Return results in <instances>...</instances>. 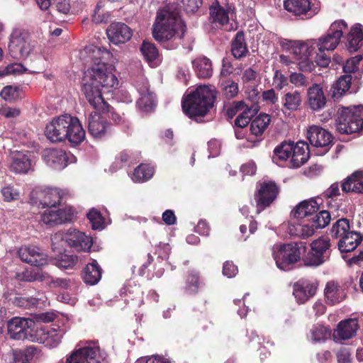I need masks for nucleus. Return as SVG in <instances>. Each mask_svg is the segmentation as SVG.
Masks as SVG:
<instances>
[{
	"mask_svg": "<svg viewBox=\"0 0 363 363\" xmlns=\"http://www.w3.org/2000/svg\"><path fill=\"white\" fill-rule=\"evenodd\" d=\"M80 57L91 65L82 79V91L86 99L96 111L102 114L108 113V117L116 124L123 123V116L111 110L102 96L103 90L108 92L118 84L117 77L112 72L113 55L105 48L90 45L81 51Z\"/></svg>",
	"mask_w": 363,
	"mask_h": 363,
	"instance_id": "obj_1",
	"label": "nucleus"
},
{
	"mask_svg": "<svg viewBox=\"0 0 363 363\" xmlns=\"http://www.w3.org/2000/svg\"><path fill=\"white\" fill-rule=\"evenodd\" d=\"M340 23L335 22L331 25L328 33L318 40L300 43L284 39L280 41V45L293 55L300 70L312 72L315 69L312 57L315 48L317 47L318 51L333 50L340 41Z\"/></svg>",
	"mask_w": 363,
	"mask_h": 363,
	"instance_id": "obj_2",
	"label": "nucleus"
},
{
	"mask_svg": "<svg viewBox=\"0 0 363 363\" xmlns=\"http://www.w3.org/2000/svg\"><path fill=\"white\" fill-rule=\"evenodd\" d=\"M186 25L174 5H167L157 11L152 26L155 40L168 50L176 49L182 43Z\"/></svg>",
	"mask_w": 363,
	"mask_h": 363,
	"instance_id": "obj_3",
	"label": "nucleus"
},
{
	"mask_svg": "<svg viewBox=\"0 0 363 363\" xmlns=\"http://www.w3.org/2000/svg\"><path fill=\"white\" fill-rule=\"evenodd\" d=\"M45 134L52 142L67 139L74 145L81 143L85 139V131L79 119L69 114L54 118L46 125Z\"/></svg>",
	"mask_w": 363,
	"mask_h": 363,
	"instance_id": "obj_4",
	"label": "nucleus"
},
{
	"mask_svg": "<svg viewBox=\"0 0 363 363\" xmlns=\"http://www.w3.org/2000/svg\"><path fill=\"white\" fill-rule=\"evenodd\" d=\"M216 95L212 86H200L182 101V109L189 118L197 121L203 117L213 105Z\"/></svg>",
	"mask_w": 363,
	"mask_h": 363,
	"instance_id": "obj_5",
	"label": "nucleus"
},
{
	"mask_svg": "<svg viewBox=\"0 0 363 363\" xmlns=\"http://www.w3.org/2000/svg\"><path fill=\"white\" fill-rule=\"evenodd\" d=\"M51 240L55 249L63 248L65 244H67L77 251H88L93 243L91 237L75 229L57 232L52 235Z\"/></svg>",
	"mask_w": 363,
	"mask_h": 363,
	"instance_id": "obj_6",
	"label": "nucleus"
},
{
	"mask_svg": "<svg viewBox=\"0 0 363 363\" xmlns=\"http://www.w3.org/2000/svg\"><path fill=\"white\" fill-rule=\"evenodd\" d=\"M107 357L97 342H89L82 346L78 345L67 357L66 363H108Z\"/></svg>",
	"mask_w": 363,
	"mask_h": 363,
	"instance_id": "obj_7",
	"label": "nucleus"
},
{
	"mask_svg": "<svg viewBox=\"0 0 363 363\" xmlns=\"http://www.w3.org/2000/svg\"><path fill=\"white\" fill-rule=\"evenodd\" d=\"M35 50V43L30 39L29 35L20 28L13 29L9 43V50L11 57L16 59H26Z\"/></svg>",
	"mask_w": 363,
	"mask_h": 363,
	"instance_id": "obj_8",
	"label": "nucleus"
},
{
	"mask_svg": "<svg viewBox=\"0 0 363 363\" xmlns=\"http://www.w3.org/2000/svg\"><path fill=\"white\" fill-rule=\"evenodd\" d=\"M273 257L278 268L289 271L300 260L301 249L296 243L276 245L273 247Z\"/></svg>",
	"mask_w": 363,
	"mask_h": 363,
	"instance_id": "obj_9",
	"label": "nucleus"
},
{
	"mask_svg": "<svg viewBox=\"0 0 363 363\" xmlns=\"http://www.w3.org/2000/svg\"><path fill=\"white\" fill-rule=\"evenodd\" d=\"M65 332L63 328L57 325L39 328L30 335V340L43 344L48 348H55L61 343Z\"/></svg>",
	"mask_w": 363,
	"mask_h": 363,
	"instance_id": "obj_10",
	"label": "nucleus"
},
{
	"mask_svg": "<svg viewBox=\"0 0 363 363\" xmlns=\"http://www.w3.org/2000/svg\"><path fill=\"white\" fill-rule=\"evenodd\" d=\"M363 128V106H342V134H352Z\"/></svg>",
	"mask_w": 363,
	"mask_h": 363,
	"instance_id": "obj_11",
	"label": "nucleus"
},
{
	"mask_svg": "<svg viewBox=\"0 0 363 363\" xmlns=\"http://www.w3.org/2000/svg\"><path fill=\"white\" fill-rule=\"evenodd\" d=\"M9 169L15 174H27L33 170L34 157L28 151H15L10 156Z\"/></svg>",
	"mask_w": 363,
	"mask_h": 363,
	"instance_id": "obj_12",
	"label": "nucleus"
},
{
	"mask_svg": "<svg viewBox=\"0 0 363 363\" xmlns=\"http://www.w3.org/2000/svg\"><path fill=\"white\" fill-rule=\"evenodd\" d=\"M279 193L277 184L271 181L259 184L257 194L255 196L257 213L268 207L276 199Z\"/></svg>",
	"mask_w": 363,
	"mask_h": 363,
	"instance_id": "obj_13",
	"label": "nucleus"
},
{
	"mask_svg": "<svg viewBox=\"0 0 363 363\" xmlns=\"http://www.w3.org/2000/svg\"><path fill=\"white\" fill-rule=\"evenodd\" d=\"M42 158L44 162L55 170H62L65 169L69 160L70 162H75L74 155H68L65 151L61 149H45L42 152Z\"/></svg>",
	"mask_w": 363,
	"mask_h": 363,
	"instance_id": "obj_14",
	"label": "nucleus"
},
{
	"mask_svg": "<svg viewBox=\"0 0 363 363\" xmlns=\"http://www.w3.org/2000/svg\"><path fill=\"white\" fill-rule=\"evenodd\" d=\"M18 257L23 262L35 267H43L48 264V256L35 245H23L18 250Z\"/></svg>",
	"mask_w": 363,
	"mask_h": 363,
	"instance_id": "obj_15",
	"label": "nucleus"
},
{
	"mask_svg": "<svg viewBox=\"0 0 363 363\" xmlns=\"http://www.w3.org/2000/svg\"><path fill=\"white\" fill-rule=\"evenodd\" d=\"M34 322L30 319L15 317L11 319L8 323V332L11 335V337L16 340H21L24 338H28L29 333L28 329H30Z\"/></svg>",
	"mask_w": 363,
	"mask_h": 363,
	"instance_id": "obj_16",
	"label": "nucleus"
},
{
	"mask_svg": "<svg viewBox=\"0 0 363 363\" xmlns=\"http://www.w3.org/2000/svg\"><path fill=\"white\" fill-rule=\"evenodd\" d=\"M317 283L306 279H301L294 283L293 294L298 303H304L313 297L317 290Z\"/></svg>",
	"mask_w": 363,
	"mask_h": 363,
	"instance_id": "obj_17",
	"label": "nucleus"
},
{
	"mask_svg": "<svg viewBox=\"0 0 363 363\" xmlns=\"http://www.w3.org/2000/svg\"><path fill=\"white\" fill-rule=\"evenodd\" d=\"M109 40L115 45L125 43L130 40L133 35L131 28L126 24L117 22L111 23L106 30Z\"/></svg>",
	"mask_w": 363,
	"mask_h": 363,
	"instance_id": "obj_18",
	"label": "nucleus"
},
{
	"mask_svg": "<svg viewBox=\"0 0 363 363\" xmlns=\"http://www.w3.org/2000/svg\"><path fill=\"white\" fill-rule=\"evenodd\" d=\"M323 199L316 196L300 202L291 211L292 216L296 218H303L317 212Z\"/></svg>",
	"mask_w": 363,
	"mask_h": 363,
	"instance_id": "obj_19",
	"label": "nucleus"
},
{
	"mask_svg": "<svg viewBox=\"0 0 363 363\" xmlns=\"http://www.w3.org/2000/svg\"><path fill=\"white\" fill-rule=\"evenodd\" d=\"M347 229H350V220L342 218V230H344V235L342 236V252L354 250L362 241V236L359 233L347 231Z\"/></svg>",
	"mask_w": 363,
	"mask_h": 363,
	"instance_id": "obj_20",
	"label": "nucleus"
},
{
	"mask_svg": "<svg viewBox=\"0 0 363 363\" xmlns=\"http://www.w3.org/2000/svg\"><path fill=\"white\" fill-rule=\"evenodd\" d=\"M307 138L310 143L315 147H325L332 142V135L318 125H311L307 131Z\"/></svg>",
	"mask_w": 363,
	"mask_h": 363,
	"instance_id": "obj_21",
	"label": "nucleus"
},
{
	"mask_svg": "<svg viewBox=\"0 0 363 363\" xmlns=\"http://www.w3.org/2000/svg\"><path fill=\"white\" fill-rule=\"evenodd\" d=\"M307 102L309 108L313 111H318L325 108L327 99L319 84H314L308 89Z\"/></svg>",
	"mask_w": 363,
	"mask_h": 363,
	"instance_id": "obj_22",
	"label": "nucleus"
},
{
	"mask_svg": "<svg viewBox=\"0 0 363 363\" xmlns=\"http://www.w3.org/2000/svg\"><path fill=\"white\" fill-rule=\"evenodd\" d=\"M96 111L91 113L88 118L89 133L94 138H101L105 135L108 129L106 120Z\"/></svg>",
	"mask_w": 363,
	"mask_h": 363,
	"instance_id": "obj_23",
	"label": "nucleus"
},
{
	"mask_svg": "<svg viewBox=\"0 0 363 363\" xmlns=\"http://www.w3.org/2000/svg\"><path fill=\"white\" fill-rule=\"evenodd\" d=\"M310 157L309 147L306 143L298 141L296 144L293 143V150L291 163L293 167H299L305 164Z\"/></svg>",
	"mask_w": 363,
	"mask_h": 363,
	"instance_id": "obj_24",
	"label": "nucleus"
},
{
	"mask_svg": "<svg viewBox=\"0 0 363 363\" xmlns=\"http://www.w3.org/2000/svg\"><path fill=\"white\" fill-rule=\"evenodd\" d=\"M347 48L350 52L357 51L363 45V30L360 24L353 26L347 37Z\"/></svg>",
	"mask_w": 363,
	"mask_h": 363,
	"instance_id": "obj_25",
	"label": "nucleus"
},
{
	"mask_svg": "<svg viewBox=\"0 0 363 363\" xmlns=\"http://www.w3.org/2000/svg\"><path fill=\"white\" fill-rule=\"evenodd\" d=\"M362 173L355 172L348 177L342 184V190L346 192L363 194Z\"/></svg>",
	"mask_w": 363,
	"mask_h": 363,
	"instance_id": "obj_26",
	"label": "nucleus"
},
{
	"mask_svg": "<svg viewBox=\"0 0 363 363\" xmlns=\"http://www.w3.org/2000/svg\"><path fill=\"white\" fill-rule=\"evenodd\" d=\"M140 51L151 67H155L160 64L161 58L158 50L153 43L144 41L140 47Z\"/></svg>",
	"mask_w": 363,
	"mask_h": 363,
	"instance_id": "obj_27",
	"label": "nucleus"
},
{
	"mask_svg": "<svg viewBox=\"0 0 363 363\" xmlns=\"http://www.w3.org/2000/svg\"><path fill=\"white\" fill-rule=\"evenodd\" d=\"M210 18L212 23H218L220 26H224L226 25V30H230L231 27H228L229 21L228 13L226 10L222 8L218 1H216L210 7Z\"/></svg>",
	"mask_w": 363,
	"mask_h": 363,
	"instance_id": "obj_28",
	"label": "nucleus"
},
{
	"mask_svg": "<svg viewBox=\"0 0 363 363\" xmlns=\"http://www.w3.org/2000/svg\"><path fill=\"white\" fill-rule=\"evenodd\" d=\"M40 203L43 206H55L62 198L60 191L57 188H45L39 194Z\"/></svg>",
	"mask_w": 363,
	"mask_h": 363,
	"instance_id": "obj_29",
	"label": "nucleus"
},
{
	"mask_svg": "<svg viewBox=\"0 0 363 363\" xmlns=\"http://www.w3.org/2000/svg\"><path fill=\"white\" fill-rule=\"evenodd\" d=\"M194 69L200 78H208L213 74L211 60L206 57H199L192 61Z\"/></svg>",
	"mask_w": 363,
	"mask_h": 363,
	"instance_id": "obj_30",
	"label": "nucleus"
},
{
	"mask_svg": "<svg viewBox=\"0 0 363 363\" xmlns=\"http://www.w3.org/2000/svg\"><path fill=\"white\" fill-rule=\"evenodd\" d=\"M315 227L309 223H290L288 232L291 236L308 238L315 233Z\"/></svg>",
	"mask_w": 363,
	"mask_h": 363,
	"instance_id": "obj_31",
	"label": "nucleus"
},
{
	"mask_svg": "<svg viewBox=\"0 0 363 363\" xmlns=\"http://www.w3.org/2000/svg\"><path fill=\"white\" fill-rule=\"evenodd\" d=\"M101 278V269L96 260L89 263L83 276L84 281L89 285L97 284Z\"/></svg>",
	"mask_w": 363,
	"mask_h": 363,
	"instance_id": "obj_32",
	"label": "nucleus"
},
{
	"mask_svg": "<svg viewBox=\"0 0 363 363\" xmlns=\"http://www.w3.org/2000/svg\"><path fill=\"white\" fill-rule=\"evenodd\" d=\"M284 9L295 16L306 14L310 9L309 0H284Z\"/></svg>",
	"mask_w": 363,
	"mask_h": 363,
	"instance_id": "obj_33",
	"label": "nucleus"
},
{
	"mask_svg": "<svg viewBox=\"0 0 363 363\" xmlns=\"http://www.w3.org/2000/svg\"><path fill=\"white\" fill-rule=\"evenodd\" d=\"M359 328V320L356 316L342 320V340L352 338Z\"/></svg>",
	"mask_w": 363,
	"mask_h": 363,
	"instance_id": "obj_34",
	"label": "nucleus"
},
{
	"mask_svg": "<svg viewBox=\"0 0 363 363\" xmlns=\"http://www.w3.org/2000/svg\"><path fill=\"white\" fill-rule=\"evenodd\" d=\"M340 195L339 184L335 182L326 189L323 194V196L326 200L327 206L330 209L337 211L339 208L338 196Z\"/></svg>",
	"mask_w": 363,
	"mask_h": 363,
	"instance_id": "obj_35",
	"label": "nucleus"
},
{
	"mask_svg": "<svg viewBox=\"0 0 363 363\" xmlns=\"http://www.w3.org/2000/svg\"><path fill=\"white\" fill-rule=\"evenodd\" d=\"M293 150V143L283 142L275 147L272 160L274 162L279 163L286 161L289 157L291 158Z\"/></svg>",
	"mask_w": 363,
	"mask_h": 363,
	"instance_id": "obj_36",
	"label": "nucleus"
},
{
	"mask_svg": "<svg viewBox=\"0 0 363 363\" xmlns=\"http://www.w3.org/2000/svg\"><path fill=\"white\" fill-rule=\"evenodd\" d=\"M270 121L271 119L268 114L260 113L251 122V133L256 136L261 135L269 125Z\"/></svg>",
	"mask_w": 363,
	"mask_h": 363,
	"instance_id": "obj_37",
	"label": "nucleus"
},
{
	"mask_svg": "<svg viewBox=\"0 0 363 363\" xmlns=\"http://www.w3.org/2000/svg\"><path fill=\"white\" fill-rule=\"evenodd\" d=\"M301 104V93L298 91L288 92L282 98L283 108L286 111H295Z\"/></svg>",
	"mask_w": 363,
	"mask_h": 363,
	"instance_id": "obj_38",
	"label": "nucleus"
},
{
	"mask_svg": "<svg viewBox=\"0 0 363 363\" xmlns=\"http://www.w3.org/2000/svg\"><path fill=\"white\" fill-rule=\"evenodd\" d=\"M325 297L327 303L335 305L340 302V291L338 283L329 281L325 288Z\"/></svg>",
	"mask_w": 363,
	"mask_h": 363,
	"instance_id": "obj_39",
	"label": "nucleus"
},
{
	"mask_svg": "<svg viewBox=\"0 0 363 363\" xmlns=\"http://www.w3.org/2000/svg\"><path fill=\"white\" fill-rule=\"evenodd\" d=\"M231 52L235 58L242 57L247 54V48L242 32L237 33L236 36L232 43Z\"/></svg>",
	"mask_w": 363,
	"mask_h": 363,
	"instance_id": "obj_40",
	"label": "nucleus"
},
{
	"mask_svg": "<svg viewBox=\"0 0 363 363\" xmlns=\"http://www.w3.org/2000/svg\"><path fill=\"white\" fill-rule=\"evenodd\" d=\"M153 167L148 164H140L135 168L132 179L135 182H144L150 179L154 174Z\"/></svg>",
	"mask_w": 363,
	"mask_h": 363,
	"instance_id": "obj_41",
	"label": "nucleus"
},
{
	"mask_svg": "<svg viewBox=\"0 0 363 363\" xmlns=\"http://www.w3.org/2000/svg\"><path fill=\"white\" fill-rule=\"evenodd\" d=\"M0 96L5 101L15 102L23 98V92L18 86L8 85L2 89Z\"/></svg>",
	"mask_w": 363,
	"mask_h": 363,
	"instance_id": "obj_42",
	"label": "nucleus"
},
{
	"mask_svg": "<svg viewBox=\"0 0 363 363\" xmlns=\"http://www.w3.org/2000/svg\"><path fill=\"white\" fill-rule=\"evenodd\" d=\"M203 282L200 279L198 273L191 272L186 279L185 290L189 294L198 293L199 289L202 286Z\"/></svg>",
	"mask_w": 363,
	"mask_h": 363,
	"instance_id": "obj_43",
	"label": "nucleus"
},
{
	"mask_svg": "<svg viewBox=\"0 0 363 363\" xmlns=\"http://www.w3.org/2000/svg\"><path fill=\"white\" fill-rule=\"evenodd\" d=\"M137 106L143 111L148 112L152 111L155 106V94L151 91L140 94V97L137 101Z\"/></svg>",
	"mask_w": 363,
	"mask_h": 363,
	"instance_id": "obj_44",
	"label": "nucleus"
},
{
	"mask_svg": "<svg viewBox=\"0 0 363 363\" xmlns=\"http://www.w3.org/2000/svg\"><path fill=\"white\" fill-rule=\"evenodd\" d=\"M330 330L322 325H314L311 330V338L313 342L324 341L330 337Z\"/></svg>",
	"mask_w": 363,
	"mask_h": 363,
	"instance_id": "obj_45",
	"label": "nucleus"
},
{
	"mask_svg": "<svg viewBox=\"0 0 363 363\" xmlns=\"http://www.w3.org/2000/svg\"><path fill=\"white\" fill-rule=\"evenodd\" d=\"M315 247H314L313 249L311 247V250L304 258L303 261L306 266L317 267L325 261L326 258L324 255L319 254L315 250Z\"/></svg>",
	"mask_w": 363,
	"mask_h": 363,
	"instance_id": "obj_46",
	"label": "nucleus"
},
{
	"mask_svg": "<svg viewBox=\"0 0 363 363\" xmlns=\"http://www.w3.org/2000/svg\"><path fill=\"white\" fill-rule=\"evenodd\" d=\"M1 194L5 202H12L20 198L19 190L11 184L4 186L1 189Z\"/></svg>",
	"mask_w": 363,
	"mask_h": 363,
	"instance_id": "obj_47",
	"label": "nucleus"
},
{
	"mask_svg": "<svg viewBox=\"0 0 363 363\" xmlns=\"http://www.w3.org/2000/svg\"><path fill=\"white\" fill-rule=\"evenodd\" d=\"M91 227L94 230H101L104 228V218L101 213L95 208H92L87 213Z\"/></svg>",
	"mask_w": 363,
	"mask_h": 363,
	"instance_id": "obj_48",
	"label": "nucleus"
},
{
	"mask_svg": "<svg viewBox=\"0 0 363 363\" xmlns=\"http://www.w3.org/2000/svg\"><path fill=\"white\" fill-rule=\"evenodd\" d=\"M251 109L244 103V108L241 109L235 121V125L240 128L247 126L251 120Z\"/></svg>",
	"mask_w": 363,
	"mask_h": 363,
	"instance_id": "obj_49",
	"label": "nucleus"
},
{
	"mask_svg": "<svg viewBox=\"0 0 363 363\" xmlns=\"http://www.w3.org/2000/svg\"><path fill=\"white\" fill-rule=\"evenodd\" d=\"M57 211L53 208H49L43 212L41 216V220L46 225H55L60 224Z\"/></svg>",
	"mask_w": 363,
	"mask_h": 363,
	"instance_id": "obj_50",
	"label": "nucleus"
},
{
	"mask_svg": "<svg viewBox=\"0 0 363 363\" xmlns=\"http://www.w3.org/2000/svg\"><path fill=\"white\" fill-rule=\"evenodd\" d=\"M21 111L17 106L2 105L0 107V116L9 120L15 119L21 115Z\"/></svg>",
	"mask_w": 363,
	"mask_h": 363,
	"instance_id": "obj_51",
	"label": "nucleus"
},
{
	"mask_svg": "<svg viewBox=\"0 0 363 363\" xmlns=\"http://www.w3.org/2000/svg\"><path fill=\"white\" fill-rule=\"evenodd\" d=\"M315 247V250L321 255H324L325 258L328 257V251L329 250L330 243L329 240L326 238H319L318 240H314L311 244V247L313 249Z\"/></svg>",
	"mask_w": 363,
	"mask_h": 363,
	"instance_id": "obj_52",
	"label": "nucleus"
},
{
	"mask_svg": "<svg viewBox=\"0 0 363 363\" xmlns=\"http://www.w3.org/2000/svg\"><path fill=\"white\" fill-rule=\"evenodd\" d=\"M330 215L328 211H320L315 217L313 225L315 228H322L329 224Z\"/></svg>",
	"mask_w": 363,
	"mask_h": 363,
	"instance_id": "obj_53",
	"label": "nucleus"
},
{
	"mask_svg": "<svg viewBox=\"0 0 363 363\" xmlns=\"http://www.w3.org/2000/svg\"><path fill=\"white\" fill-rule=\"evenodd\" d=\"M77 262V257L74 255H62L60 259L57 261L56 264L60 268L70 269L72 268Z\"/></svg>",
	"mask_w": 363,
	"mask_h": 363,
	"instance_id": "obj_54",
	"label": "nucleus"
},
{
	"mask_svg": "<svg viewBox=\"0 0 363 363\" xmlns=\"http://www.w3.org/2000/svg\"><path fill=\"white\" fill-rule=\"evenodd\" d=\"M34 347H30L27 351L16 350L13 352V363H29V359Z\"/></svg>",
	"mask_w": 363,
	"mask_h": 363,
	"instance_id": "obj_55",
	"label": "nucleus"
},
{
	"mask_svg": "<svg viewBox=\"0 0 363 363\" xmlns=\"http://www.w3.org/2000/svg\"><path fill=\"white\" fill-rule=\"evenodd\" d=\"M57 214L60 220V224L72 221L75 216V211L71 208H65L57 209Z\"/></svg>",
	"mask_w": 363,
	"mask_h": 363,
	"instance_id": "obj_56",
	"label": "nucleus"
},
{
	"mask_svg": "<svg viewBox=\"0 0 363 363\" xmlns=\"http://www.w3.org/2000/svg\"><path fill=\"white\" fill-rule=\"evenodd\" d=\"M48 277V274H45L40 272H35L34 270H26L23 274L22 279L26 281H34L37 280L43 281Z\"/></svg>",
	"mask_w": 363,
	"mask_h": 363,
	"instance_id": "obj_57",
	"label": "nucleus"
},
{
	"mask_svg": "<svg viewBox=\"0 0 363 363\" xmlns=\"http://www.w3.org/2000/svg\"><path fill=\"white\" fill-rule=\"evenodd\" d=\"M223 92L226 98L230 99L235 96L238 93V84L231 81L224 82L223 84Z\"/></svg>",
	"mask_w": 363,
	"mask_h": 363,
	"instance_id": "obj_58",
	"label": "nucleus"
},
{
	"mask_svg": "<svg viewBox=\"0 0 363 363\" xmlns=\"http://www.w3.org/2000/svg\"><path fill=\"white\" fill-rule=\"evenodd\" d=\"M27 71L21 64L14 63L9 65L7 67L0 70V75H9L23 73Z\"/></svg>",
	"mask_w": 363,
	"mask_h": 363,
	"instance_id": "obj_59",
	"label": "nucleus"
},
{
	"mask_svg": "<svg viewBox=\"0 0 363 363\" xmlns=\"http://www.w3.org/2000/svg\"><path fill=\"white\" fill-rule=\"evenodd\" d=\"M361 55H357L350 58L347 60L346 63L343 66V71L345 72H354L357 70V65L360 63Z\"/></svg>",
	"mask_w": 363,
	"mask_h": 363,
	"instance_id": "obj_60",
	"label": "nucleus"
},
{
	"mask_svg": "<svg viewBox=\"0 0 363 363\" xmlns=\"http://www.w3.org/2000/svg\"><path fill=\"white\" fill-rule=\"evenodd\" d=\"M328 96L333 100L334 102H338L340 99V77L331 85L328 91Z\"/></svg>",
	"mask_w": 363,
	"mask_h": 363,
	"instance_id": "obj_61",
	"label": "nucleus"
},
{
	"mask_svg": "<svg viewBox=\"0 0 363 363\" xmlns=\"http://www.w3.org/2000/svg\"><path fill=\"white\" fill-rule=\"evenodd\" d=\"M288 84V79L279 71H276L273 79V85L274 87L281 90Z\"/></svg>",
	"mask_w": 363,
	"mask_h": 363,
	"instance_id": "obj_62",
	"label": "nucleus"
},
{
	"mask_svg": "<svg viewBox=\"0 0 363 363\" xmlns=\"http://www.w3.org/2000/svg\"><path fill=\"white\" fill-rule=\"evenodd\" d=\"M256 79H257V72L250 67L245 69L243 71L242 77H241L242 82L245 84H255Z\"/></svg>",
	"mask_w": 363,
	"mask_h": 363,
	"instance_id": "obj_63",
	"label": "nucleus"
},
{
	"mask_svg": "<svg viewBox=\"0 0 363 363\" xmlns=\"http://www.w3.org/2000/svg\"><path fill=\"white\" fill-rule=\"evenodd\" d=\"M313 62L315 67L318 65L321 67H327L330 63V57L325 53V51H318L316 54L315 60H313Z\"/></svg>",
	"mask_w": 363,
	"mask_h": 363,
	"instance_id": "obj_64",
	"label": "nucleus"
}]
</instances>
